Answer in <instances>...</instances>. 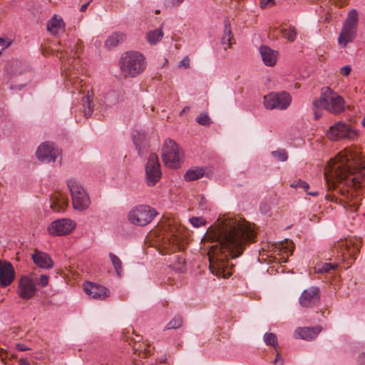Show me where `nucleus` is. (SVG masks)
Masks as SVG:
<instances>
[{
	"mask_svg": "<svg viewBox=\"0 0 365 365\" xmlns=\"http://www.w3.org/2000/svg\"><path fill=\"white\" fill-rule=\"evenodd\" d=\"M256 233L250 223L241 217H224L213 234L217 244L208 252L210 272L217 277L228 278L233 264L230 258L240 257L247 245L252 242Z\"/></svg>",
	"mask_w": 365,
	"mask_h": 365,
	"instance_id": "1",
	"label": "nucleus"
},
{
	"mask_svg": "<svg viewBox=\"0 0 365 365\" xmlns=\"http://www.w3.org/2000/svg\"><path fill=\"white\" fill-rule=\"evenodd\" d=\"M364 176L365 157L346 150L330 159L324 172L328 189L344 197V207L351 212L359 207Z\"/></svg>",
	"mask_w": 365,
	"mask_h": 365,
	"instance_id": "2",
	"label": "nucleus"
},
{
	"mask_svg": "<svg viewBox=\"0 0 365 365\" xmlns=\"http://www.w3.org/2000/svg\"><path fill=\"white\" fill-rule=\"evenodd\" d=\"M119 64L125 77L134 78L145 71L147 62L145 57L140 52L127 51L122 54Z\"/></svg>",
	"mask_w": 365,
	"mask_h": 365,
	"instance_id": "3",
	"label": "nucleus"
},
{
	"mask_svg": "<svg viewBox=\"0 0 365 365\" xmlns=\"http://www.w3.org/2000/svg\"><path fill=\"white\" fill-rule=\"evenodd\" d=\"M344 100L329 87L322 89L320 98L313 101L316 107L322 106L329 113L337 114L344 110Z\"/></svg>",
	"mask_w": 365,
	"mask_h": 365,
	"instance_id": "4",
	"label": "nucleus"
},
{
	"mask_svg": "<svg viewBox=\"0 0 365 365\" xmlns=\"http://www.w3.org/2000/svg\"><path fill=\"white\" fill-rule=\"evenodd\" d=\"M358 21V12L356 9H352L349 12L338 38V43L341 47H346L349 43L352 42L355 39L357 33Z\"/></svg>",
	"mask_w": 365,
	"mask_h": 365,
	"instance_id": "5",
	"label": "nucleus"
},
{
	"mask_svg": "<svg viewBox=\"0 0 365 365\" xmlns=\"http://www.w3.org/2000/svg\"><path fill=\"white\" fill-rule=\"evenodd\" d=\"M156 210L146 205H138L133 207L128 213V220L133 225L145 226L156 217Z\"/></svg>",
	"mask_w": 365,
	"mask_h": 365,
	"instance_id": "6",
	"label": "nucleus"
},
{
	"mask_svg": "<svg viewBox=\"0 0 365 365\" xmlns=\"http://www.w3.org/2000/svg\"><path fill=\"white\" fill-rule=\"evenodd\" d=\"M182 156V153L174 140L167 139L164 142L162 148V158L166 167L170 168H179Z\"/></svg>",
	"mask_w": 365,
	"mask_h": 365,
	"instance_id": "7",
	"label": "nucleus"
},
{
	"mask_svg": "<svg viewBox=\"0 0 365 365\" xmlns=\"http://www.w3.org/2000/svg\"><path fill=\"white\" fill-rule=\"evenodd\" d=\"M358 135L357 130L353 129L349 124L341 121L331 125L327 131V138L332 141H338L341 139L354 140Z\"/></svg>",
	"mask_w": 365,
	"mask_h": 365,
	"instance_id": "8",
	"label": "nucleus"
},
{
	"mask_svg": "<svg viewBox=\"0 0 365 365\" xmlns=\"http://www.w3.org/2000/svg\"><path fill=\"white\" fill-rule=\"evenodd\" d=\"M74 209L84 210L90 205V200L83 187L74 180L68 181Z\"/></svg>",
	"mask_w": 365,
	"mask_h": 365,
	"instance_id": "9",
	"label": "nucleus"
},
{
	"mask_svg": "<svg viewBox=\"0 0 365 365\" xmlns=\"http://www.w3.org/2000/svg\"><path fill=\"white\" fill-rule=\"evenodd\" d=\"M291 102V96L285 91L271 92L264 97V107L269 110H285L289 106Z\"/></svg>",
	"mask_w": 365,
	"mask_h": 365,
	"instance_id": "10",
	"label": "nucleus"
},
{
	"mask_svg": "<svg viewBox=\"0 0 365 365\" xmlns=\"http://www.w3.org/2000/svg\"><path fill=\"white\" fill-rule=\"evenodd\" d=\"M145 182L150 187L155 186L162 178L160 164L155 153L150 154L145 166Z\"/></svg>",
	"mask_w": 365,
	"mask_h": 365,
	"instance_id": "11",
	"label": "nucleus"
},
{
	"mask_svg": "<svg viewBox=\"0 0 365 365\" xmlns=\"http://www.w3.org/2000/svg\"><path fill=\"white\" fill-rule=\"evenodd\" d=\"M76 227V222L68 218L56 220L52 222L47 230L53 236H62L70 233Z\"/></svg>",
	"mask_w": 365,
	"mask_h": 365,
	"instance_id": "12",
	"label": "nucleus"
},
{
	"mask_svg": "<svg viewBox=\"0 0 365 365\" xmlns=\"http://www.w3.org/2000/svg\"><path fill=\"white\" fill-rule=\"evenodd\" d=\"M320 302V289L318 287H311L304 289L299 297V304L303 307H312Z\"/></svg>",
	"mask_w": 365,
	"mask_h": 365,
	"instance_id": "13",
	"label": "nucleus"
},
{
	"mask_svg": "<svg viewBox=\"0 0 365 365\" xmlns=\"http://www.w3.org/2000/svg\"><path fill=\"white\" fill-rule=\"evenodd\" d=\"M36 292V288L32 279L27 276L21 277L17 287V294L19 297L24 300L31 299Z\"/></svg>",
	"mask_w": 365,
	"mask_h": 365,
	"instance_id": "14",
	"label": "nucleus"
},
{
	"mask_svg": "<svg viewBox=\"0 0 365 365\" xmlns=\"http://www.w3.org/2000/svg\"><path fill=\"white\" fill-rule=\"evenodd\" d=\"M58 153V150L54 148L52 143L45 142L39 145L36 155L42 163H50L56 160Z\"/></svg>",
	"mask_w": 365,
	"mask_h": 365,
	"instance_id": "15",
	"label": "nucleus"
},
{
	"mask_svg": "<svg viewBox=\"0 0 365 365\" xmlns=\"http://www.w3.org/2000/svg\"><path fill=\"white\" fill-rule=\"evenodd\" d=\"M342 252L344 259L350 257L352 259H356V255L359 253L361 247V242L356 239H347L341 242L339 245Z\"/></svg>",
	"mask_w": 365,
	"mask_h": 365,
	"instance_id": "16",
	"label": "nucleus"
},
{
	"mask_svg": "<svg viewBox=\"0 0 365 365\" xmlns=\"http://www.w3.org/2000/svg\"><path fill=\"white\" fill-rule=\"evenodd\" d=\"M83 290L95 299L103 300L110 296V291L106 287L93 282H86Z\"/></svg>",
	"mask_w": 365,
	"mask_h": 365,
	"instance_id": "17",
	"label": "nucleus"
},
{
	"mask_svg": "<svg viewBox=\"0 0 365 365\" xmlns=\"http://www.w3.org/2000/svg\"><path fill=\"white\" fill-rule=\"evenodd\" d=\"M15 277V271L12 264L0 260V284L3 287L10 285Z\"/></svg>",
	"mask_w": 365,
	"mask_h": 365,
	"instance_id": "18",
	"label": "nucleus"
},
{
	"mask_svg": "<svg viewBox=\"0 0 365 365\" xmlns=\"http://www.w3.org/2000/svg\"><path fill=\"white\" fill-rule=\"evenodd\" d=\"M32 259L35 264L42 269H50L53 266V262L50 256L43 252L35 250L32 255Z\"/></svg>",
	"mask_w": 365,
	"mask_h": 365,
	"instance_id": "19",
	"label": "nucleus"
},
{
	"mask_svg": "<svg viewBox=\"0 0 365 365\" xmlns=\"http://www.w3.org/2000/svg\"><path fill=\"white\" fill-rule=\"evenodd\" d=\"M181 242L182 236L178 233V232L172 231L165 242V247L168 249V252H175L177 250H181Z\"/></svg>",
	"mask_w": 365,
	"mask_h": 365,
	"instance_id": "20",
	"label": "nucleus"
},
{
	"mask_svg": "<svg viewBox=\"0 0 365 365\" xmlns=\"http://www.w3.org/2000/svg\"><path fill=\"white\" fill-rule=\"evenodd\" d=\"M321 330L322 329L319 327L297 328L294 331V337L307 341L312 340L317 336Z\"/></svg>",
	"mask_w": 365,
	"mask_h": 365,
	"instance_id": "21",
	"label": "nucleus"
},
{
	"mask_svg": "<svg viewBox=\"0 0 365 365\" xmlns=\"http://www.w3.org/2000/svg\"><path fill=\"white\" fill-rule=\"evenodd\" d=\"M133 141L138 150V155L142 156L147 148L146 134L140 130H135L133 133Z\"/></svg>",
	"mask_w": 365,
	"mask_h": 365,
	"instance_id": "22",
	"label": "nucleus"
},
{
	"mask_svg": "<svg viewBox=\"0 0 365 365\" xmlns=\"http://www.w3.org/2000/svg\"><path fill=\"white\" fill-rule=\"evenodd\" d=\"M259 52L264 63L268 66H273L277 61V52L272 50L269 46H262L259 48Z\"/></svg>",
	"mask_w": 365,
	"mask_h": 365,
	"instance_id": "23",
	"label": "nucleus"
},
{
	"mask_svg": "<svg viewBox=\"0 0 365 365\" xmlns=\"http://www.w3.org/2000/svg\"><path fill=\"white\" fill-rule=\"evenodd\" d=\"M63 68L65 76L68 81L71 82V83L73 86H74L77 89H78V86L81 84L83 81V79L80 78L78 76V70L77 69L76 71L75 67H73L71 66L67 67L66 63H64ZM81 87H82V85H81Z\"/></svg>",
	"mask_w": 365,
	"mask_h": 365,
	"instance_id": "24",
	"label": "nucleus"
},
{
	"mask_svg": "<svg viewBox=\"0 0 365 365\" xmlns=\"http://www.w3.org/2000/svg\"><path fill=\"white\" fill-rule=\"evenodd\" d=\"M51 201V208L55 212L63 211L68 206V199L61 193L53 195Z\"/></svg>",
	"mask_w": 365,
	"mask_h": 365,
	"instance_id": "25",
	"label": "nucleus"
},
{
	"mask_svg": "<svg viewBox=\"0 0 365 365\" xmlns=\"http://www.w3.org/2000/svg\"><path fill=\"white\" fill-rule=\"evenodd\" d=\"M64 22L61 19H57L55 15L47 24V29L53 34H58L64 29Z\"/></svg>",
	"mask_w": 365,
	"mask_h": 365,
	"instance_id": "26",
	"label": "nucleus"
},
{
	"mask_svg": "<svg viewBox=\"0 0 365 365\" xmlns=\"http://www.w3.org/2000/svg\"><path fill=\"white\" fill-rule=\"evenodd\" d=\"M225 30L222 37V43L227 44L228 47H230L234 43V38L231 31V26L229 19L226 18L224 20Z\"/></svg>",
	"mask_w": 365,
	"mask_h": 365,
	"instance_id": "27",
	"label": "nucleus"
},
{
	"mask_svg": "<svg viewBox=\"0 0 365 365\" xmlns=\"http://www.w3.org/2000/svg\"><path fill=\"white\" fill-rule=\"evenodd\" d=\"M125 39V35L124 34L120 32L114 33L107 38L106 46L108 48L111 49L123 42Z\"/></svg>",
	"mask_w": 365,
	"mask_h": 365,
	"instance_id": "28",
	"label": "nucleus"
},
{
	"mask_svg": "<svg viewBox=\"0 0 365 365\" xmlns=\"http://www.w3.org/2000/svg\"><path fill=\"white\" fill-rule=\"evenodd\" d=\"M205 174L202 168L195 167L189 169L185 174L184 178L186 181H194L202 178Z\"/></svg>",
	"mask_w": 365,
	"mask_h": 365,
	"instance_id": "29",
	"label": "nucleus"
},
{
	"mask_svg": "<svg viewBox=\"0 0 365 365\" xmlns=\"http://www.w3.org/2000/svg\"><path fill=\"white\" fill-rule=\"evenodd\" d=\"M83 106V113L86 118H89L93 112V92L91 94H89L88 92V95L82 98Z\"/></svg>",
	"mask_w": 365,
	"mask_h": 365,
	"instance_id": "30",
	"label": "nucleus"
},
{
	"mask_svg": "<svg viewBox=\"0 0 365 365\" xmlns=\"http://www.w3.org/2000/svg\"><path fill=\"white\" fill-rule=\"evenodd\" d=\"M290 186L293 188H302L307 195L311 196L316 197L319 195V192L317 190L309 192L308 190L309 188V185L306 181L301 179L294 180Z\"/></svg>",
	"mask_w": 365,
	"mask_h": 365,
	"instance_id": "31",
	"label": "nucleus"
},
{
	"mask_svg": "<svg viewBox=\"0 0 365 365\" xmlns=\"http://www.w3.org/2000/svg\"><path fill=\"white\" fill-rule=\"evenodd\" d=\"M163 36V32L161 29H156L155 30L149 31L146 38L148 41L151 44H155L160 41Z\"/></svg>",
	"mask_w": 365,
	"mask_h": 365,
	"instance_id": "32",
	"label": "nucleus"
},
{
	"mask_svg": "<svg viewBox=\"0 0 365 365\" xmlns=\"http://www.w3.org/2000/svg\"><path fill=\"white\" fill-rule=\"evenodd\" d=\"M337 267L336 264H332V263H328V262H323V263H318L314 267V271L317 273H328L331 270H334Z\"/></svg>",
	"mask_w": 365,
	"mask_h": 365,
	"instance_id": "33",
	"label": "nucleus"
},
{
	"mask_svg": "<svg viewBox=\"0 0 365 365\" xmlns=\"http://www.w3.org/2000/svg\"><path fill=\"white\" fill-rule=\"evenodd\" d=\"M109 257L118 276L121 277V273L123 272V264L121 260L118 256L112 252L109 253Z\"/></svg>",
	"mask_w": 365,
	"mask_h": 365,
	"instance_id": "34",
	"label": "nucleus"
},
{
	"mask_svg": "<svg viewBox=\"0 0 365 365\" xmlns=\"http://www.w3.org/2000/svg\"><path fill=\"white\" fill-rule=\"evenodd\" d=\"M284 38L292 42L295 40L297 36V31L294 27L290 26L289 29H282L280 31Z\"/></svg>",
	"mask_w": 365,
	"mask_h": 365,
	"instance_id": "35",
	"label": "nucleus"
},
{
	"mask_svg": "<svg viewBox=\"0 0 365 365\" xmlns=\"http://www.w3.org/2000/svg\"><path fill=\"white\" fill-rule=\"evenodd\" d=\"M294 248L293 242L288 240H285L284 242H281L279 245L280 250L287 254V256L292 255Z\"/></svg>",
	"mask_w": 365,
	"mask_h": 365,
	"instance_id": "36",
	"label": "nucleus"
},
{
	"mask_svg": "<svg viewBox=\"0 0 365 365\" xmlns=\"http://www.w3.org/2000/svg\"><path fill=\"white\" fill-rule=\"evenodd\" d=\"M196 121L200 125H204V126H209L210 124L212 123V120L206 113H200L199 116L196 118Z\"/></svg>",
	"mask_w": 365,
	"mask_h": 365,
	"instance_id": "37",
	"label": "nucleus"
},
{
	"mask_svg": "<svg viewBox=\"0 0 365 365\" xmlns=\"http://www.w3.org/2000/svg\"><path fill=\"white\" fill-rule=\"evenodd\" d=\"M264 339L267 345H272L273 346H276L277 345V339L274 334L273 333H267L264 336Z\"/></svg>",
	"mask_w": 365,
	"mask_h": 365,
	"instance_id": "38",
	"label": "nucleus"
},
{
	"mask_svg": "<svg viewBox=\"0 0 365 365\" xmlns=\"http://www.w3.org/2000/svg\"><path fill=\"white\" fill-rule=\"evenodd\" d=\"M272 154L274 157L277 158L282 162L286 161L288 158L287 153L284 150L273 151Z\"/></svg>",
	"mask_w": 365,
	"mask_h": 365,
	"instance_id": "39",
	"label": "nucleus"
},
{
	"mask_svg": "<svg viewBox=\"0 0 365 365\" xmlns=\"http://www.w3.org/2000/svg\"><path fill=\"white\" fill-rule=\"evenodd\" d=\"M190 221L191 224L195 227H199L201 225H205V221L202 218H200V217H191Z\"/></svg>",
	"mask_w": 365,
	"mask_h": 365,
	"instance_id": "40",
	"label": "nucleus"
},
{
	"mask_svg": "<svg viewBox=\"0 0 365 365\" xmlns=\"http://www.w3.org/2000/svg\"><path fill=\"white\" fill-rule=\"evenodd\" d=\"M182 321H170L166 326L167 329H178L182 327Z\"/></svg>",
	"mask_w": 365,
	"mask_h": 365,
	"instance_id": "41",
	"label": "nucleus"
},
{
	"mask_svg": "<svg viewBox=\"0 0 365 365\" xmlns=\"http://www.w3.org/2000/svg\"><path fill=\"white\" fill-rule=\"evenodd\" d=\"M351 68L349 66H345L341 68L340 73L344 76H347L349 75Z\"/></svg>",
	"mask_w": 365,
	"mask_h": 365,
	"instance_id": "42",
	"label": "nucleus"
},
{
	"mask_svg": "<svg viewBox=\"0 0 365 365\" xmlns=\"http://www.w3.org/2000/svg\"><path fill=\"white\" fill-rule=\"evenodd\" d=\"M38 283L42 287H46L48 284V277L45 274L41 275Z\"/></svg>",
	"mask_w": 365,
	"mask_h": 365,
	"instance_id": "43",
	"label": "nucleus"
},
{
	"mask_svg": "<svg viewBox=\"0 0 365 365\" xmlns=\"http://www.w3.org/2000/svg\"><path fill=\"white\" fill-rule=\"evenodd\" d=\"M274 4V0H261L259 5L262 9L265 8L267 6H273Z\"/></svg>",
	"mask_w": 365,
	"mask_h": 365,
	"instance_id": "44",
	"label": "nucleus"
},
{
	"mask_svg": "<svg viewBox=\"0 0 365 365\" xmlns=\"http://www.w3.org/2000/svg\"><path fill=\"white\" fill-rule=\"evenodd\" d=\"M179 66H182L185 68H190V58L186 56L179 63Z\"/></svg>",
	"mask_w": 365,
	"mask_h": 365,
	"instance_id": "45",
	"label": "nucleus"
},
{
	"mask_svg": "<svg viewBox=\"0 0 365 365\" xmlns=\"http://www.w3.org/2000/svg\"><path fill=\"white\" fill-rule=\"evenodd\" d=\"M312 109H313V112H314V119L315 120H318L321 118L322 116V113L319 111V108L321 107V106H314L313 104H312Z\"/></svg>",
	"mask_w": 365,
	"mask_h": 365,
	"instance_id": "46",
	"label": "nucleus"
},
{
	"mask_svg": "<svg viewBox=\"0 0 365 365\" xmlns=\"http://www.w3.org/2000/svg\"><path fill=\"white\" fill-rule=\"evenodd\" d=\"M184 0H165L166 4L170 6H178L183 2Z\"/></svg>",
	"mask_w": 365,
	"mask_h": 365,
	"instance_id": "47",
	"label": "nucleus"
},
{
	"mask_svg": "<svg viewBox=\"0 0 365 365\" xmlns=\"http://www.w3.org/2000/svg\"><path fill=\"white\" fill-rule=\"evenodd\" d=\"M274 365H283L284 364V359L282 357V356L277 353L275 357V359L274 361Z\"/></svg>",
	"mask_w": 365,
	"mask_h": 365,
	"instance_id": "48",
	"label": "nucleus"
},
{
	"mask_svg": "<svg viewBox=\"0 0 365 365\" xmlns=\"http://www.w3.org/2000/svg\"><path fill=\"white\" fill-rule=\"evenodd\" d=\"M333 1H334V3L336 6H338L339 7H342L348 4L349 0H333Z\"/></svg>",
	"mask_w": 365,
	"mask_h": 365,
	"instance_id": "49",
	"label": "nucleus"
},
{
	"mask_svg": "<svg viewBox=\"0 0 365 365\" xmlns=\"http://www.w3.org/2000/svg\"><path fill=\"white\" fill-rule=\"evenodd\" d=\"M16 349L19 350V351H26V350H29L30 349L29 348H28L25 344H16Z\"/></svg>",
	"mask_w": 365,
	"mask_h": 365,
	"instance_id": "50",
	"label": "nucleus"
},
{
	"mask_svg": "<svg viewBox=\"0 0 365 365\" xmlns=\"http://www.w3.org/2000/svg\"><path fill=\"white\" fill-rule=\"evenodd\" d=\"M358 363L359 365H365V354L362 353L358 356Z\"/></svg>",
	"mask_w": 365,
	"mask_h": 365,
	"instance_id": "51",
	"label": "nucleus"
},
{
	"mask_svg": "<svg viewBox=\"0 0 365 365\" xmlns=\"http://www.w3.org/2000/svg\"><path fill=\"white\" fill-rule=\"evenodd\" d=\"M9 43L4 38H0V49L4 50L7 48Z\"/></svg>",
	"mask_w": 365,
	"mask_h": 365,
	"instance_id": "52",
	"label": "nucleus"
},
{
	"mask_svg": "<svg viewBox=\"0 0 365 365\" xmlns=\"http://www.w3.org/2000/svg\"><path fill=\"white\" fill-rule=\"evenodd\" d=\"M19 365H31V364L26 359H21L19 361Z\"/></svg>",
	"mask_w": 365,
	"mask_h": 365,
	"instance_id": "53",
	"label": "nucleus"
},
{
	"mask_svg": "<svg viewBox=\"0 0 365 365\" xmlns=\"http://www.w3.org/2000/svg\"><path fill=\"white\" fill-rule=\"evenodd\" d=\"M325 197L328 200H331V201L336 200V197H335L334 195H326Z\"/></svg>",
	"mask_w": 365,
	"mask_h": 365,
	"instance_id": "54",
	"label": "nucleus"
},
{
	"mask_svg": "<svg viewBox=\"0 0 365 365\" xmlns=\"http://www.w3.org/2000/svg\"><path fill=\"white\" fill-rule=\"evenodd\" d=\"M88 4H89V2H87V3L84 4H83V5L81 6V8H80V11H81V12H84V11H86V9H87V8H88Z\"/></svg>",
	"mask_w": 365,
	"mask_h": 365,
	"instance_id": "55",
	"label": "nucleus"
},
{
	"mask_svg": "<svg viewBox=\"0 0 365 365\" xmlns=\"http://www.w3.org/2000/svg\"><path fill=\"white\" fill-rule=\"evenodd\" d=\"M190 109L189 107L186 106L182 110L180 113V115H182L183 113L186 112V110H188Z\"/></svg>",
	"mask_w": 365,
	"mask_h": 365,
	"instance_id": "56",
	"label": "nucleus"
},
{
	"mask_svg": "<svg viewBox=\"0 0 365 365\" xmlns=\"http://www.w3.org/2000/svg\"><path fill=\"white\" fill-rule=\"evenodd\" d=\"M361 124L364 127H365V116L364 117V118L362 119V121H361Z\"/></svg>",
	"mask_w": 365,
	"mask_h": 365,
	"instance_id": "57",
	"label": "nucleus"
},
{
	"mask_svg": "<svg viewBox=\"0 0 365 365\" xmlns=\"http://www.w3.org/2000/svg\"><path fill=\"white\" fill-rule=\"evenodd\" d=\"M155 13H156V14L160 13V11H159V10H157V11H155Z\"/></svg>",
	"mask_w": 365,
	"mask_h": 365,
	"instance_id": "58",
	"label": "nucleus"
}]
</instances>
